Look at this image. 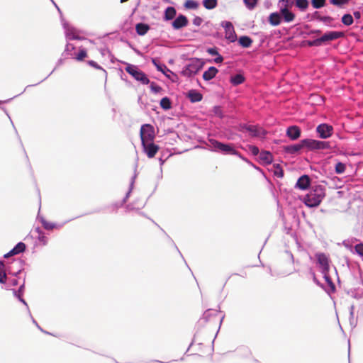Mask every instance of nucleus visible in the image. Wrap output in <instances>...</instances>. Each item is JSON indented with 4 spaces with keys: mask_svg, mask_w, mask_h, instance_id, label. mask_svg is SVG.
<instances>
[{
    "mask_svg": "<svg viewBox=\"0 0 363 363\" xmlns=\"http://www.w3.org/2000/svg\"><path fill=\"white\" fill-rule=\"evenodd\" d=\"M326 0H311V4L314 9H320L325 6Z\"/></svg>",
    "mask_w": 363,
    "mask_h": 363,
    "instance_id": "obj_35",
    "label": "nucleus"
},
{
    "mask_svg": "<svg viewBox=\"0 0 363 363\" xmlns=\"http://www.w3.org/2000/svg\"><path fill=\"white\" fill-rule=\"evenodd\" d=\"M24 283L21 284L18 290L13 289V296L16 298L22 296L24 291Z\"/></svg>",
    "mask_w": 363,
    "mask_h": 363,
    "instance_id": "obj_42",
    "label": "nucleus"
},
{
    "mask_svg": "<svg viewBox=\"0 0 363 363\" xmlns=\"http://www.w3.org/2000/svg\"><path fill=\"white\" fill-rule=\"evenodd\" d=\"M150 88L155 94L160 93L162 90V87L154 82L150 83Z\"/></svg>",
    "mask_w": 363,
    "mask_h": 363,
    "instance_id": "obj_40",
    "label": "nucleus"
},
{
    "mask_svg": "<svg viewBox=\"0 0 363 363\" xmlns=\"http://www.w3.org/2000/svg\"><path fill=\"white\" fill-rule=\"evenodd\" d=\"M341 21L345 26H349L353 23L354 19L351 14L347 13L343 15Z\"/></svg>",
    "mask_w": 363,
    "mask_h": 363,
    "instance_id": "obj_32",
    "label": "nucleus"
},
{
    "mask_svg": "<svg viewBox=\"0 0 363 363\" xmlns=\"http://www.w3.org/2000/svg\"><path fill=\"white\" fill-rule=\"evenodd\" d=\"M38 239L40 242H41L44 245H45L48 243V238L45 236L44 232L42 233H40L38 235Z\"/></svg>",
    "mask_w": 363,
    "mask_h": 363,
    "instance_id": "obj_47",
    "label": "nucleus"
},
{
    "mask_svg": "<svg viewBox=\"0 0 363 363\" xmlns=\"http://www.w3.org/2000/svg\"><path fill=\"white\" fill-rule=\"evenodd\" d=\"M230 82L233 85L238 86L245 82V77L241 74H236L230 77Z\"/></svg>",
    "mask_w": 363,
    "mask_h": 363,
    "instance_id": "obj_25",
    "label": "nucleus"
},
{
    "mask_svg": "<svg viewBox=\"0 0 363 363\" xmlns=\"http://www.w3.org/2000/svg\"><path fill=\"white\" fill-rule=\"evenodd\" d=\"M209 147L211 150L221 152L224 154L237 155L238 151L234 148V145L230 143H223L216 139H208Z\"/></svg>",
    "mask_w": 363,
    "mask_h": 363,
    "instance_id": "obj_6",
    "label": "nucleus"
},
{
    "mask_svg": "<svg viewBox=\"0 0 363 363\" xmlns=\"http://www.w3.org/2000/svg\"><path fill=\"white\" fill-rule=\"evenodd\" d=\"M353 15L356 19H359L361 18V13L359 11H354Z\"/></svg>",
    "mask_w": 363,
    "mask_h": 363,
    "instance_id": "obj_64",
    "label": "nucleus"
},
{
    "mask_svg": "<svg viewBox=\"0 0 363 363\" xmlns=\"http://www.w3.org/2000/svg\"><path fill=\"white\" fill-rule=\"evenodd\" d=\"M318 19L325 23L330 24L333 21L330 16H319Z\"/></svg>",
    "mask_w": 363,
    "mask_h": 363,
    "instance_id": "obj_48",
    "label": "nucleus"
},
{
    "mask_svg": "<svg viewBox=\"0 0 363 363\" xmlns=\"http://www.w3.org/2000/svg\"><path fill=\"white\" fill-rule=\"evenodd\" d=\"M176 14V9L172 6H169L164 11V21L172 20L175 17Z\"/></svg>",
    "mask_w": 363,
    "mask_h": 363,
    "instance_id": "obj_23",
    "label": "nucleus"
},
{
    "mask_svg": "<svg viewBox=\"0 0 363 363\" xmlns=\"http://www.w3.org/2000/svg\"><path fill=\"white\" fill-rule=\"evenodd\" d=\"M88 64L97 69H103V68L94 60L88 61Z\"/></svg>",
    "mask_w": 363,
    "mask_h": 363,
    "instance_id": "obj_57",
    "label": "nucleus"
},
{
    "mask_svg": "<svg viewBox=\"0 0 363 363\" xmlns=\"http://www.w3.org/2000/svg\"><path fill=\"white\" fill-rule=\"evenodd\" d=\"M62 26L65 29V36L67 40H84L85 38L81 37L79 35V33H81V31L77 30L76 28L69 26V24L67 22H62Z\"/></svg>",
    "mask_w": 363,
    "mask_h": 363,
    "instance_id": "obj_10",
    "label": "nucleus"
},
{
    "mask_svg": "<svg viewBox=\"0 0 363 363\" xmlns=\"http://www.w3.org/2000/svg\"><path fill=\"white\" fill-rule=\"evenodd\" d=\"M100 52L102 55L105 56L106 55H110V50L107 48H104L100 50Z\"/></svg>",
    "mask_w": 363,
    "mask_h": 363,
    "instance_id": "obj_59",
    "label": "nucleus"
},
{
    "mask_svg": "<svg viewBox=\"0 0 363 363\" xmlns=\"http://www.w3.org/2000/svg\"><path fill=\"white\" fill-rule=\"evenodd\" d=\"M207 52L212 56H217L219 53L218 52L217 48H208L206 50Z\"/></svg>",
    "mask_w": 363,
    "mask_h": 363,
    "instance_id": "obj_50",
    "label": "nucleus"
},
{
    "mask_svg": "<svg viewBox=\"0 0 363 363\" xmlns=\"http://www.w3.org/2000/svg\"><path fill=\"white\" fill-rule=\"evenodd\" d=\"M330 145L328 142L305 139L296 144V152L304 148L308 150H314L328 149Z\"/></svg>",
    "mask_w": 363,
    "mask_h": 363,
    "instance_id": "obj_4",
    "label": "nucleus"
},
{
    "mask_svg": "<svg viewBox=\"0 0 363 363\" xmlns=\"http://www.w3.org/2000/svg\"><path fill=\"white\" fill-rule=\"evenodd\" d=\"M144 152L149 158L155 157L159 150V146L155 145L152 141L143 142L142 143Z\"/></svg>",
    "mask_w": 363,
    "mask_h": 363,
    "instance_id": "obj_13",
    "label": "nucleus"
},
{
    "mask_svg": "<svg viewBox=\"0 0 363 363\" xmlns=\"http://www.w3.org/2000/svg\"><path fill=\"white\" fill-rule=\"evenodd\" d=\"M325 196V188L321 185H317L303 198V201L308 207H316L320 205Z\"/></svg>",
    "mask_w": 363,
    "mask_h": 363,
    "instance_id": "obj_3",
    "label": "nucleus"
},
{
    "mask_svg": "<svg viewBox=\"0 0 363 363\" xmlns=\"http://www.w3.org/2000/svg\"><path fill=\"white\" fill-rule=\"evenodd\" d=\"M204 62L199 58H192L186 64L182 71V74L186 77H191L196 74L203 67Z\"/></svg>",
    "mask_w": 363,
    "mask_h": 363,
    "instance_id": "obj_5",
    "label": "nucleus"
},
{
    "mask_svg": "<svg viewBox=\"0 0 363 363\" xmlns=\"http://www.w3.org/2000/svg\"><path fill=\"white\" fill-rule=\"evenodd\" d=\"M244 3L248 9L252 10L257 5V0H244Z\"/></svg>",
    "mask_w": 363,
    "mask_h": 363,
    "instance_id": "obj_41",
    "label": "nucleus"
},
{
    "mask_svg": "<svg viewBox=\"0 0 363 363\" xmlns=\"http://www.w3.org/2000/svg\"><path fill=\"white\" fill-rule=\"evenodd\" d=\"M212 315H213V311L211 310L206 311L203 313L202 318L199 320V323L201 324L206 323L207 321L209 320V319Z\"/></svg>",
    "mask_w": 363,
    "mask_h": 363,
    "instance_id": "obj_33",
    "label": "nucleus"
},
{
    "mask_svg": "<svg viewBox=\"0 0 363 363\" xmlns=\"http://www.w3.org/2000/svg\"><path fill=\"white\" fill-rule=\"evenodd\" d=\"M17 298H18V300H19L22 303H23V304L26 306V308H27V309H28V313H30L28 306V304H27L26 301L22 298V296H19V297H18Z\"/></svg>",
    "mask_w": 363,
    "mask_h": 363,
    "instance_id": "obj_61",
    "label": "nucleus"
},
{
    "mask_svg": "<svg viewBox=\"0 0 363 363\" xmlns=\"http://www.w3.org/2000/svg\"><path fill=\"white\" fill-rule=\"evenodd\" d=\"M13 255H14L13 252L12 251V250H11L9 252H7L6 254H5L4 255V258H9V257H10L11 256H13Z\"/></svg>",
    "mask_w": 363,
    "mask_h": 363,
    "instance_id": "obj_63",
    "label": "nucleus"
},
{
    "mask_svg": "<svg viewBox=\"0 0 363 363\" xmlns=\"http://www.w3.org/2000/svg\"><path fill=\"white\" fill-rule=\"evenodd\" d=\"M203 22V19L199 17V16H196L194 19H193V24L196 26H201V24Z\"/></svg>",
    "mask_w": 363,
    "mask_h": 363,
    "instance_id": "obj_54",
    "label": "nucleus"
},
{
    "mask_svg": "<svg viewBox=\"0 0 363 363\" xmlns=\"http://www.w3.org/2000/svg\"><path fill=\"white\" fill-rule=\"evenodd\" d=\"M239 44L245 48H250L252 43V40L247 35L240 36L238 39Z\"/></svg>",
    "mask_w": 363,
    "mask_h": 363,
    "instance_id": "obj_24",
    "label": "nucleus"
},
{
    "mask_svg": "<svg viewBox=\"0 0 363 363\" xmlns=\"http://www.w3.org/2000/svg\"><path fill=\"white\" fill-rule=\"evenodd\" d=\"M150 26L145 23H138L135 25L136 33L139 35H145L150 30Z\"/></svg>",
    "mask_w": 363,
    "mask_h": 363,
    "instance_id": "obj_21",
    "label": "nucleus"
},
{
    "mask_svg": "<svg viewBox=\"0 0 363 363\" xmlns=\"http://www.w3.org/2000/svg\"><path fill=\"white\" fill-rule=\"evenodd\" d=\"M223 60H224L223 57L222 55H220V54H218L216 56V57L213 60V62L217 64L221 63V62H223Z\"/></svg>",
    "mask_w": 363,
    "mask_h": 363,
    "instance_id": "obj_58",
    "label": "nucleus"
},
{
    "mask_svg": "<svg viewBox=\"0 0 363 363\" xmlns=\"http://www.w3.org/2000/svg\"><path fill=\"white\" fill-rule=\"evenodd\" d=\"M18 284V280L16 278H13L9 280V284L11 286H17Z\"/></svg>",
    "mask_w": 363,
    "mask_h": 363,
    "instance_id": "obj_60",
    "label": "nucleus"
},
{
    "mask_svg": "<svg viewBox=\"0 0 363 363\" xmlns=\"http://www.w3.org/2000/svg\"><path fill=\"white\" fill-rule=\"evenodd\" d=\"M350 0H330V4L334 6L341 7L348 3Z\"/></svg>",
    "mask_w": 363,
    "mask_h": 363,
    "instance_id": "obj_43",
    "label": "nucleus"
},
{
    "mask_svg": "<svg viewBox=\"0 0 363 363\" xmlns=\"http://www.w3.org/2000/svg\"><path fill=\"white\" fill-rule=\"evenodd\" d=\"M38 219L40 221V223H42L43 228L45 230H52L53 228H55L56 227V225L55 223L48 222L44 218V217L39 216V214L38 215Z\"/></svg>",
    "mask_w": 363,
    "mask_h": 363,
    "instance_id": "obj_26",
    "label": "nucleus"
},
{
    "mask_svg": "<svg viewBox=\"0 0 363 363\" xmlns=\"http://www.w3.org/2000/svg\"><path fill=\"white\" fill-rule=\"evenodd\" d=\"M308 6V0H296V7L302 10H305Z\"/></svg>",
    "mask_w": 363,
    "mask_h": 363,
    "instance_id": "obj_38",
    "label": "nucleus"
},
{
    "mask_svg": "<svg viewBox=\"0 0 363 363\" xmlns=\"http://www.w3.org/2000/svg\"><path fill=\"white\" fill-rule=\"evenodd\" d=\"M29 315H30V316L31 317V319H32L33 323H34V324H35V325H36V326H37V327H38V328L41 331H43V332H44V333H45V331H44V330H43V329H42V328L38 325V323L36 322V320H35L32 317L30 312L29 313ZM45 333H47V332H45Z\"/></svg>",
    "mask_w": 363,
    "mask_h": 363,
    "instance_id": "obj_62",
    "label": "nucleus"
},
{
    "mask_svg": "<svg viewBox=\"0 0 363 363\" xmlns=\"http://www.w3.org/2000/svg\"><path fill=\"white\" fill-rule=\"evenodd\" d=\"M26 244L19 242L13 249L12 251L13 252L14 255H18L21 252H23L26 250Z\"/></svg>",
    "mask_w": 363,
    "mask_h": 363,
    "instance_id": "obj_31",
    "label": "nucleus"
},
{
    "mask_svg": "<svg viewBox=\"0 0 363 363\" xmlns=\"http://www.w3.org/2000/svg\"><path fill=\"white\" fill-rule=\"evenodd\" d=\"M274 174L278 177H282L284 176L283 170L279 168V164H277V167L274 171Z\"/></svg>",
    "mask_w": 363,
    "mask_h": 363,
    "instance_id": "obj_55",
    "label": "nucleus"
},
{
    "mask_svg": "<svg viewBox=\"0 0 363 363\" xmlns=\"http://www.w3.org/2000/svg\"><path fill=\"white\" fill-rule=\"evenodd\" d=\"M75 49L74 45L67 43L65 46V52L69 55L73 50Z\"/></svg>",
    "mask_w": 363,
    "mask_h": 363,
    "instance_id": "obj_52",
    "label": "nucleus"
},
{
    "mask_svg": "<svg viewBox=\"0 0 363 363\" xmlns=\"http://www.w3.org/2000/svg\"><path fill=\"white\" fill-rule=\"evenodd\" d=\"M259 161L264 164H269L272 163L273 157L272 155L268 151H262L259 154Z\"/></svg>",
    "mask_w": 363,
    "mask_h": 363,
    "instance_id": "obj_20",
    "label": "nucleus"
},
{
    "mask_svg": "<svg viewBox=\"0 0 363 363\" xmlns=\"http://www.w3.org/2000/svg\"><path fill=\"white\" fill-rule=\"evenodd\" d=\"M240 147L244 150L250 151L251 154L254 156H257L259 153V148L255 145H247L246 147H243L241 145Z\"/></svg>",
    "mask_w": 363,
    "mask_h": 363,
    "instance_id": "obj_30",
    "label": "nucleus"
},
{
    "mask_svg": "<svg viewBox=\"0 0 363 363\" xmlns=\"http://www.w3.org/2000/svg\"><path fill=\"white\" fill-rule=\"evenodd\" d=\"M218 72V69L216 67H210L208 70L205 71L203 74V79L205 81H210L213 79L216 74Z\"/></svg>",
    "mask_w": 363,
    "mask_h": 363,
    "instance_id": "obj_19",
    "label": "nucleus"
},
{
    "mask_svg": "<svg viewBox=\"0 0 363 363\" xmlns=\"http://www.w3.org/2000/svg\"><path fill=\"white\" fill-rule=\"evenodd\" d=\"M7 272L11 274L10 270L6 269L4 261L0 260V283L6 282Z\"/></svg>",
    "mask_w": 363,
    "mask_h": 363,
    "instance_id": "obj_22",
    "label": "nucleus"
},
{
    "mask_svg": "<svg viewBox=\"0 0 363 363\" xmlns=\"http://www.w3.org/2000/svg\"><path fill=\"white\" fill-rule=\"evenodd\" d=\"M295 0H279L278 6L280 12L272 13L269 16V22L272 26H277L279 25L284 18L286 22H291L294 18V14L289 11L292 7Z\"/></svg>",
    "mask_w": 363,
    "mask_h": 363,
    "instance_id": "obj_2",
    "label": "nucleus"
},
{
    "mask_svg": "<svg viewBox=\"0 0 363 363\" xmlns=\"http://www.w3.org/2000/svg\"><path fill=\"white\" fill-rule=\"evenodd\" d=\"M248 127L249 125L247 123H240L237 127V130L240 132L247 131Z\"/></svg>",
    "mask_w": 363,
    "mask_h": 363,
    "instance_id": "obj_49",
    "label": "nucleus"
},
{
    "mask_svg": "<svg viewBox=\"0 0 363 363\" xmlns=\"http://www.w3.org/2000/svg\"><path fill=\"white\" fill-rule=\"evenodd\" d=\"M218 5V0H203V6L208 10L215 9Z\"/></svg>",
    "mask_w": 363,
    "mask_h": 363,
    "instance_id": "obj_29",
    "label": "nucleus"
},
{
    "mask_svg": "<svg viewBox=\"0 0 363 363\" xmlns=\"http://www.w3.org/2000/svg\"><path fill=\"white\" fill-rule=\"evenodd\" d=\"M135 177H136V176H135V175H134V176L131 178V182H130V189H129L128 191L127 192V194H126L125 196V197H124V199H123L122 204L125 203L127 201V200H128V197H129V196H130V192H131V191H132V189H133V184H134V182H135Z\"/></svg>",
    "mask_w": 363,
    "mask_h": 363,
    "instance_id": "obj_37",
    "label": "nucleus"
},
{
    "mask_svg": "<svg viewBox=\"0 0 363 363\" xmlns=\"http://www.w3.org/2000/svg\"><path fill=\"white\" fill-rule=\"evenodd\" d=\"M186 97L191 103H196L202 100L203 95L196 89H191L186 94Z\"/></svg>",
    "mask_w": 363,
    "mask_h": 363,
    "instance_id": "obj_18",
    "label": "nucleus"
},
{
    "mask_svg": "<svg viewBox=\"0 0 363 363\" xmlns=\"http://www.w3.org/2000/svg\"><path fill=\"white\" fill-rule=\"evenodd\" d=\"M155 137L154 128L150 124H144L140 128L141 143L153 141Z\"/></svg>",
    "mask_w": 363,
    "mask_h": 363,
    "instance_id": "obj_9",
    "label": "nucleus"
},
{
    "mask_svg": "<svg viewBox=\"0 0 363 363\" xmlns=\"http://www.w3.org/2000/svg\"><path fill=\"white\" fill-rule=\"evenodd\" d=\"M286 135L292 140H295V125H291L287 128Z\"/></svg>",
    "mask_w": 363,
    "mask_h": 363,
    "instance_id": "obj_39",
    "label": "nucleus"
},
{
    "mask_svg": "<svg viewBox=\"0 0 363 363\" xmlns=\"http://www.w3.org/2000/svg\"><path fill=\"white\" fill-rule=\"evenodd\" d=\"M306 43L308 46H320V43L318 38L313 40H308L307 41Z\"/></svg>",
    "mask_w": 363,
    "mask_h": 363,
    "instance_id": "obj_53",
    "label": "nucleus"
},
{
    "mask_svg": "<svg viewBox=\"0 0 363 363\" xmlns=\"http://www.w3.org/2000/svg\"><path fill=\"white\" fill-rule=\"evenodd\" d=\"M284 150L286 154L295 153V144L284 146Z\"/></svg>",
    "mask_w": 363,
    "mask_h": 363,
    "instance_id": "obj_45",
    "label": "nucleus"
},
{
    "mask_svg": "<svg viewBox=\"0 0 363 363\" xmlns=\"http://www.w3.org/2000/svg\"><path fill=\"white\" fill-rule=\"evenodd\" d=\"M345 33L342 31H329L319 38L320 45L326 42L335 40L338 38H344Z\"/></svg>",
    "mask_w": 363,
    "mask_h": 363,
    "instance_id": "obj_12",
    "label": "nucleus"
},
{
    "mask_svg": "<svg viewBox=\"0 0 363 363\" xmlns=\"http://www.w3.org/2000/svg\"><path fill=\"white\" fill-rule=\"evenodd\" d=\"M294 270V255L288 249L280 253V263L276 269L273 270L270 267H267L269 274L275 278L286 277L293 274Z\"/></svg>",
    "mask_w": 363,
    "mask_h": 363,
    "instance_id": "obj_1",
    "label": "nucleus"
},
{
    "mask_svg": "<svg viewBox=\"0 0 363 363\" xmlns=\"http://www.w3.org/2000/svg\"><path fill=\"white\" fill-rule=\"evenodd\" d=\"M346 169L345 164L342 162H337L335 164V170L337 174H342L345 172Z\"/></svg>",
    "mask_w": 363,
    "mask_h": 363,
    "instance_id": "obj_36",
    "label": "nucleus"
},
{
    "mask_svg": "<svg viewBox=\"0 0 363 363\" xmlns=\"http://www.w3.org/2000/svg\"><path fill=\"white\" fill-rule=\"evenodd\" d=\"M354 249L357 254L363 256V244H357L355 245Z\"/></svg>",
    "mask_w": 363,
    "mask_h": 363,
    "instance_id": "obj_51",
    "label": "nucleus"
},
{
    "mask_svg": "<svg viewBox=\"0 0 363 363\" xmlns=\"http://www.w3.org/2000/svg\"><path fill=\"white\" fill-rule=\"evenodd\" d=\"M184 6L188 9H196L199 6V3L194 0H187L184 4Z\"/></svg>",
    "mask_w": 363,
    "mask_h": 363,
    "instance_id": "obj_34",
    "label": "nucleus"
},
{
    "mask_svg": "<svg viewBox=\"0 0 363 363\" xmlns=\"http://www.w3.org/2000/svg\"><path fill=\"white\" fill-rule=\"evenodd\" d=\"M284 231L286 234L295 240V231L293 230L291 227L284 226Z\"/></svg>",
    "mask_w": 363,
    "mask_h": 363,
    "instance_id": "obj_44",
    "label": "nucleus"
},
{
    "mask_svg": "<svg viewBox=\"0 0 363 363\" xmlns=\"http://www.w3.org/2000/svg\"><path fill=\"white\" fill-rule=\"evenodd\" d=\"M247 132H249L250 135L252 138H264L267 134L266 131L257 125H249Z\"/></svg>",
    "mask_w": 363,
    "mask_h": 363,
    "instance_id": "obj_15",
    "label": "nucleus"
},
{
    "mask_svg": "<svg viewBox=\"0 0 363 363\" xmlns=\"http://www.w3.org/2000/svg\"><path fill=\"white\" fill-rule=\"evenodd\" d=\"M160 106L165 111L169 110L172 108V101L167 96L163 97L160 101Z\"/></svg>",
    "mask_w": 363,
    "mask_h": 363,
    "instance_id": "obj_27",
    "label": "nucleus"
},
{
    "mask_svg": "<svg viewBox=\"0 0 363 363\" xmlns=\"http://www.w3.org/2000/svg\"><path fill=\"white\" fill-rule=\"evenodd\" d=\"M172 27L175 30H179L183 27H185L188 24V19L187 18L182 15L179 14L172 22Z\"/></svg>",
    "mask_w": 363,
    "mask_h": 363,
    "instance_id": "obj_16",
    "label": "nucleus"
},
{
    "mask_svg": "<svg viewBox=\"0 0 363 363\" xmlns=\"http://www.w3.org/2000/svg\"><path fill=\"white\" fill-rule=\"evenodd\" d=\"M286 201L288 203L289 206H290L291 208L293 209L294 208V207H293V204H294V197H293V195L291 194V195L288 196L286 198Z\"/></svg>",
    "mask_w": 363,
    "mask_h": 363,
    "instance_id": "obj_56",
    "label": "nucleus"
},
{
    "mask_svg": "<svg viewBox=\"0 0 363 363\" xmlns=\"http://www.w3.org/2000/svg\"><path fill=\"white\" fill-rule=\"evenodd\" d=\"M221 26L225 30V38L231 43H234L237 40V35L235 31L233 23L230 21H222Z\"/></svg>",
    "mask_w": 363,
    "mask_h": 363,
    "instance_id": "obj_11",
    "label": "nucleus"
},
{
    "mask_svg": "<svg viewBox=\"0 0 363 363\" xmlns=\"http://www.w3.org/2000/svg\"><path fill=\"white\" fill-rule=\"evenodd\" d=\"M152 62L153 63V65L156 67L157 69L161 72H162L164 74H165L166 76H167L166 74V72L165 71H167V72H171L165 65L164 64H161V63H159L157 62V61L155 60V59H152Z\"/></svg>",
    "mask_w": 363,
    "mask_h": 363,
    "instance_id": "obj_28",
    "label": "nucleus"
},
{
    "mask_svg": "<svg viewBox=\"0 0 363 363\" xmlns=\"http://www.w3.org/2000/svg\"><path fill=\"white\" fill-rule=\"evenodd\" d=\"M86 57V51L84 49H82L78 52V54L76 57V59L79 61H81Z\"/></svg>",
    "mask_w": 363,
    "mask_h": 363,
    "instance_id": "obj_46",
    "label": "nucleus"
},
{
    "mask_svg": "<svg viewBox=\"0 0 363 363\" xmlns=\"http://www.w3.org/2000/svg\"><path fill=\"white\" fill-rule=\"evenodd\" d=\"M311 182V180L308 175H302L296 181V187L302 190H306L310 186Z\"/></svg>",
    "mask_w": 363,
    "mask_h": 363,
    "instance_id": "obj_17",
    "label": "nucleus"
},
{
    "mask_svg": "<svg viewBox=\"0 0 363 363\" xmlns=\"http://www.w3.org/2000/svg\"><path fill=\"white\" fill-rule=\"evenodd\" d=\"M316 130L319 134L320 138L325 139L330 137L333 132V128L332 125L326 123L320 124L318 125Z\"/></svg>",
    "mask_w": 363,
    "mask_h": 363,
    "instance_id": "obj_14",
    "label": "nucleus"
},
{
    "mask_svg": "<svg viewBox=\"0 0 363 363\" xmlns=\"http://www.w3.org/2000/svg\"><path fill=\"white\" fill-rule=\"evenodd\" d=\"M315 257L317 258V261L320 265V267L322 269L323 272L325 274L326 281L329 284H332L330 278L326 275L330 269L328 257L324 253L319 252L315 254Z\"/></svg>",
    "mask_w": 363,
    "mask_h": 363,
    "instance_id": "obj_8",
    "label": "nucleus"
},
{
    "mask_svg": "<svg viewBox=\"0 0 363 363\" xmlns=\"http://www.w3.org/2000/svg\"><path fill=\"white\" fill-rule=\"evenodd\" d=\"M125 71L131 75L136 81L140 82L143 85L150 84V79L147 74L140 70L137 66L126 64Z\"/></svg>",
    "mask_w": 363,
    "mask_h": 363,
    "instance_id": "obj_7",
    "label": "nucleus"
}]
</instances>
